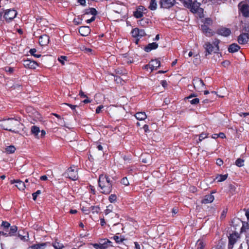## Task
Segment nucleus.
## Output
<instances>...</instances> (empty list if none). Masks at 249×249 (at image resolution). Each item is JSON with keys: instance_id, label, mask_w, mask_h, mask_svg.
<instances>
[{"instance_id": "obj_53", "label": "nucleus", "mask_w": 249, "mask_h": 249, "mask_svg": "<svg viewBox=\"0 0 249 249\" xmlns=\"http://www.w3.org/2000/svg\"><path fill=\"white\" fill-rule=\"evenodd\" d=\"M103 108H104L103 105H100L99 106H98L96 109V110H95L96 113H97V114L100 113L102 109H103Z\"/></svg>"}, {"instance_id": "obj_60", "label": "nucleus", "mask_w": 249, "mask_h": 249, "mask_svg": "<svg viewBox=\"0 0 249 249\" xmlns=\"http://www.w3.org/2000/svg\"><path fill=\"white\" fill-rule=\"evenodd\" d=\"M226 213H227V211L225 210H223L221 215H220V218L221 219L225 218V217H226Z\"/></svg>"}, {"instance_id": "obj_36", "label": "nucleus", "mask_w": 249, "mask_h": 249, "mask_svg": "<svg viewBox=\"0 0 249 249\" xmlns=\"http://www.w3.org/2000/svg\"><path fill=\"white\" fill-rule=\"evenodd\" d=\"M143 14L141 11H138L137 9L133 12V16L136 18H140L143 17Z\"/></svg>"}, {"instance_id": "obj_54", "label": "nucleus", "mask_w": 249, "mask_h": 249, "mask_svg": "<svg viewBox=\"0 0 249 249\" xmlns=\"http://www.w3.org/2000/svg\"><path fill=\"white\" fill-rule=\"evenodd\" d=\"M92 245L95 249H101L99 242L98 243L92 244Z\"/></svg>"}, {"instance_id": "obj_50", "label": "nucleus", "mask_w": 249, "mask_h": 249, "mask_svg": "<svg viewBox=\"0 0 249 249\" xmlns=\"http://www.w3.org/2000/svg\"><path fill=\"white\" fill-rule=\"evenodd\" d=\"M147 20L148 19L143 18L140 20L139 22L140 24L142 25V26H144L145 23L147 24L148 23V21Z\"/></svg>"}, {"instance_id": "obj_30", "label": "nucleus", "mask_w": 249, "mask_h": 249, "mask_svg": "<svg viewBox=\"0 0 249 249\" xmlns=\"http://www.w3.org/2000/svg\"><path fill=\"white\" fill-rule=\"evenodd\" d=\"M148 8L152 11H154L157 9V4L156 0H151Z\"/></svg>"}, {"instance_id": "obj_64", "label": "nucleus", "mask_w": 249, "mask_h": 249, "mask_svg": "<svg viewBox=\"0 0 249 249\" xmlns=\"http://www.w3.org/2000/svg\"><path fill=\"white\" fill-rule=\"evenodd\" d=\"M79 96H80V97H87V95H85L84 94V92L82 90H81L79 92Z\"/></svg>"}, {"instance_id": "obj_44", "label": "nucleus", "mask_w": 249, "mask_h": 249, "mask_svg": "<svg viewBox=\"0 0 249 249\" xmlns=\"http://www.w3.org/2000/svg\"><path fill=\"white\" fill-rule=\"evenodd\" d=\"M121 183L125 186H128L129 184V181L126 177L123 178L121 180Z\"/></svg>"}, {"instance_id": "obj_47", "label": "nucleus", "mask_w": 249, "mask_h": 249, "mask_svg": "<svg viewBox=\"0 0 249 249\" xmlns=\"http://www.w3.org/2000/svg\"><path fill=\"white\" fill-rule=\"evenodd\" d=\"M41 194L40 190H37L36 192L32 194L33 199L34 200H36L37 196Z\"/></svg>"}, {"instance_id": "obj_59", "label": "nucleus", "mask_w": 249, "mask_h": 249, "mask_svg": "<svg viewBox=\"0 0 249 249\" xmlns=\"http://www.w3.org/2000/svg\"><path fill=\"white\" fill-rule=\"evenodd\" d=\"M95 19V17L92 16L90 19H87L86 20V22L87 23H90L93 22V21H94Z\"/></svg>"}, {"instance_id": "obj_58", "label": "nucleus", "mask_w": 249, "mask_h": 249, "mask_svg": "<svg viewBox=\"0 0 249 249\" xmlns=\"http://www.w3.org/2000/svg\"><path fill=\"white\" fill-rule=\"evenodd\" d=\"M142 128L145 133H147L149 131V126L147 124H144Z\"/></svg>"}, {"instance_id": "obj_31", "label": "nucleus", "mask_w": 249, "mask_h": 249, "mask_svg": "<svg viewBox=\"0 0 249 249\" xmlns=\"http://www.w3.org/2000/svg\"><path fill=\"white\" fill-rule=\"evenodd\" d=\"M203 22V24L202 25H206V26H211L213 24V21L212 19L210 18H205L204 20H202Z\"/></svg>"}, {"instance_id": "obj_35", "label": "nucleus", "mask_w": 249, "mask_h": 249, "mask_svg": "<svg viewBox=\"0 0 249 249\" xmlns=\"http://www.w3.org/2000/svg\"><path fill=\"white\" fill-rule=\"evenodd\" d=\"M139 29L138 28H135L132 30L131 32V34L132 35V36L133 37H139Z\"/></svg>"}, {"instance_id": "obj_43", "label": "nucleus", "mask_w": 249, "mask_h": 249, "mask_svg": "<svg viewBox=\"0 0 249 249\" xmlns=\"http://www.w3.org/2000/svg\"><path fill=\"white\" fill-rule=\"evenodd\" d=\"M113 238L117 243H122L124 240V238H121L117 235L114 236Z\"/></svg>"}, {"instance_id": "obj_12", "label": "nucleus", "mask_w": 249, "mask_h": 249, "mask_svg": "<svg viewBox=\"0 0 249 249\" xmlns=\"http://www.w3.org/2000/svg\"><path fill=\"white\" fill-rule=\"evenodd\" d=\"M238 238V235L237 233H232L230 234L229 237V244H228V248L229 249H232L233 245L236 242L237 239Z\"/></svg>"}, {"instance_id": "obj_27", "label": "nucleus", "mask_w": 249, "mask_h": 249, "mask_svg": "<svg viewBox=\"0 0 249 249\" xmlns=\"http://www.w3.org/2000/svg\"><path fill=\"white\" fill-rule=\"evenodd\" d=\"M136 118L140 121L144 120L147 118V115L144 112H138L135 115Z\"/></svg>"}, {"instance_id": "obj_48", "label": "nucleus", "mask_w": 249, "mask_h": 249, "mask_svg": "<svg viewBox=\"0 0 249 249\" xmlns=\"http://www.w3.org/2000/svg\"><path fill=\"white\" fill-rule=\"evenodd\" d=\"M189 102L192 105H197L199 102V99L197 98H196L191 100H189Z\"/></svg>"}, {"instance_id": "obj_61", "label": "nucleus", "mask_w": 249, "mask_h": 249, "mask_svg": "<svg viewBox=\"0 0 249 249\" xmlns=\"http://www.w3.org/2000/svg\"><path fill=\"white\" fill-rule=\"evenodd\" d=\"M89 187H90V192L91 193H92L93 195H95L96 193V191H95V189L94 186H93L92 185H89Z\"/></svg>"}, {"instance_id": "obj_16", "label": "nucleus", "mask_w": 249, "mask_h": 249, "mask_svg": "<svg viewBox=\"0 0 249 249\" xmlns=\"http://www.w3.org/2000/svg\"><path fill=\"white\" fill-rule=\"evenodd\" d=\"M49 42L50 37L48 35L46 34L40 36L39 37V45L41 46H45L47 45Z\"/></svg>"}, {"instance_id": "obj_63", "label": "nucleus", "mask_w": 249, "mask_h": 249, "mask_svg": "<svg viewBox=\"0 0 249 249\" xmlns=\"http://www.w3.org/2000/svg\"><path fill=\"white\" fill-rule=\"evenodd\" d=\"M134 244H135L134 249H141L140 245L137 242H134Z\"/></svg>"}, {"instance_id": "obj_39", "label": "nucleus", "mask_w": 249, "mask_h": 249, "mask_svg": "<svg viewBox=\"0 0 249 249\" xmlns=\"http://www.w3.org/2000/svg\"><path fill=\"white\" fill-rule=\"evenodd\" d=\"M1 226L4 228L5 231L7 232L8 230L10 227V224L7 221H2Z\"/></svg>"}, {"instance_id": "obj_57", "label": "nucleus", "mask_w": 249, "mask_h": 249, "mask_svg": "<svg viewBox=\"0 0 249 249\" xmlns=\"http://www.w3.org/2000/svg\"><path fill=\"white\" fill-rule=\"evenodd\" d=\"M160 84L162 85V86L164 88H166L168 86L167 82L166 80H161L160 81Z\"/></svg>"}, {"instance_id": "obj_34", "label": "nucleus", "mask_w": 249, "mask_h": 249, "mask_svg": "<svg viewBox=\"0 0 249 249\" xmlns=\"http://www.w3.org/2000/svg\"><path fill=\"white\" fill-rule=\"evenodd\" d=\"M196 249H204L205 244L202 240H198L196 244Z\"/></svg>"}, {"instance_id": "obj_28", "label": "nucleus", "mask_w": 249, "mask_h": 249, "mask_svg": "<svg viewBox=\"0 0 249 249\" xmlns=\"http://www.w3.org/2000/svg\"><path fill=\"white\" fill-rule=\"evenodd\" d=\"M97 14V10L94 8H89L85 9V14H91L93 16H95Z\"/></svg>"}, {"instance_id": "obj_3", "label": "nucleus", "mask_w": 249, "mask_h": 249, "mask_svg": "<svg viewBox=\"0 0 249 249\" xmlns=\"http://www.w3.org/2000/svg\"><path fill=\"white\" fill-rule=\"evenodd\" d=\"M220 40L215 38L213 41V44L210 42H206L204 45V47L206 50V55H209L212 53H217L219 51V44Z\"/></svg>"}, {"instance_id": "obj_20", "label": "nucleus", "mask_w": 249, "mask_h": 249, "mask_svg": "<svg viewBox=\"0 0 249 249\" xmlns=\"http://www.w3.org/2000/svg\"><path fill=\"white\" fill-rule=\"evenodd\" d=\"M150 65L151 71L154 70H157L160 66V61L158 59L152 60L150 62Z\"/></svg>"}, {"instance_id": "obj_11", "label": "nucleus", "mask_w": 249, "mask_h": 249, "mask_svg": "<svg viewBox=\"0 0 249 249\" xmlns=\"http://www.w3.org/2000/svg\"><path fill=\"white\" fill-rule=\"evenodd\" d=\"M10 183L11 184L16 183L17 184H16L15 186L20 191L24 190L25 188L26 187V185L25 184V182H23L20 179H11L10 181Z\"/></svg>"}, {"instance_id": "obj_9", "label": "nucleus", "mask_w": 249, "mask_h": 249, "mask_svg": "<svg viewBox=\"0 0 249 249\" xmlns=\"http://www.w3.org/2000/svg\"><path fill=\"white\" fill-rule=\"evenodd\" d=\"M22 62L23 66L27 69H35L38 66L36 61L29 59H24Z\"/></svg>"}, {"instance_id": "obj_21", "label": "nucleus", "mask_w": 249, "mask_h": 249, "mask_svg": "<svg viewBox=\"0 0 249 249\" xmlns=\"http://www.w3.org/2000/svg\"><path fill=\"white\" fill-rule=\"evenodd\" d=\"M214 196L212 194H208L204 196V198L201 200L202 204H208L213 202L214 200Z\"/></svg>"}, {"instance_id": "obj_26", "label": "nucleus", "mask_w": 249, "mask_h": 249, "mask_svg": "<svg viewBox=\"0 0 249 249\" xmlns=\"http://www.w3.org/2000/svg\"><path fill=\"white\" fill-rule=\"evenodd\" d=\"M16 150V148L14 145H11L9 146H7L4 148V152L6 154H13Z\"/></svg>"}, {"instance_id": "obj_19", "label": "nucleus", "mask_w": 249, "mask_h": 249, "mask_svg": "<svg viewBox=\"0 0 249 249\" xmlns=\"http://www.w3.org/2000/svg\"><path fill=\"white\" fill-rule=\"evenodd\" d=\"M78 32L81 36H86L89 35L90 32V29L88 26H83L80 27Z\"/></svg>"}, {"instance_id": "obj_41", "label": "nucleus", "mask_w": 249, "mask_h": 249, "mask_svg": "<svg viewBox=\"0 0 249 249\" xmlns=\"http://www.w3.org/2000/svg\"><path fill=\"white\" fill-rule=\"evenodd\" d=\"M117 196L115 194H111L108 197V200L110 203H114L116 201Z\"/></svg>"}, {"instance_id": "obj_29", "label": "nucleus", "mask_w": 249, "mask_h": 249, "mask_svg": "<svg viewBox=\"0 0 249 249\" xmlns=\"http://www.w3.org/2000/svg\"><path fill=\"white\" fill-rule=\"evenodd\" d=\"M53 246L55 249H62L64 247L62 243L58 242L57 240L53 243Z\"/></svg>"}, {"instance_id": "obj_32", "label": "nucleus", "mask_w": 249, "mask_h": 249, "mask_svg": "<svg viewBox=\"0 0 249 249\" xmlns=\"http://www.w3.org/2000/svg\"><path fill=\"white\" fill-rule=\"evenodd\" d=\"M90 210L93 214H97L100 211V208L98 206H92L90 207Z\"/></svg>"}, {"instance_id": "obj_49", "label": "nucleus", "mask_w": 249, "mask_h": 249, "mask_svg": "<svg viewBox=\"0 0 249 249\" xmlns=\"http://www.w3.org/2000/svg\"><path fill=\"white\" fill-rule=\"evenodd\" d=\"M249 229V225L248 223L243 224V226L241 229V231H245L246 229Z\"/></svg>"}, {"instance_id": "obj_33", "label": "nucleus", "mask_w": 249, "mask_h": 249, "mask_svg": "<svg viewBox=\"0 0 249 249\" xmlns=\"http://www.w3.org/2000/svg\"><path fill=\"white\" fill-rule=\"evenodd\" d=\"M228 174L225 175H218L216 178L217 179L218 182H222L228 178Z\"/></svg>"}, {"instance_id": "obj_37", "label": "nucleus", "mask_w": 249, "mask_h": 249, "mask_svg": "<svg viewBox=\"0 0 249 249\" xmlns=\"http://www.w3.org/2000/svg\"><path fill=\"white\" fill-rule=\"evenodd\" d=\"M244 160L241 158L237 159L235 161V165L239 167H243L244 165Z\"/></svg>"}, {"instance_id": "obj_1", "label": "nucleus", "mask_w": 249, "mask_h": 249, "mask_svg": "<svg viewBox=\"0 0 249 249\" xmlns=\"http://www.w3.org/2000/svg\"><path fill=\"white\" fill-rule=\"evenodd\" d=\"M100 192L105 195L109 194L112 190V181L107 175L101 174L98 180Z\"/></svg>"}, {"instance_id": "obj_5", "label": "nucleus", "mask_w": 249, "mask_h": 249, "mask_svg": "<svg viewBox=\"0 0 249 249\" xmlns=\"http://www.w3.org/2000/svg\"><path fill=\"white\" fill-rule=\"evenodd\" d=\"M62 176L71 180H76L78 178V169L74 165L71 166L62 174Z\"/></svg>"}, {"instance_id": "obj_24", "label": "nucleus", "mask_w": 249, "mask_h": 249, "mask_svg": "<svg viewBox=\"0 0 249 249\" xmlns=\"http://www.w3.org/2000/svg\"><path fill=\"white\" fill-rule=\"evenodd\" d=\"M47 246V243H41L32 245L28 249H44Z\"/></svg>"}, {"instance_id": "obj_62", "label": "nucleus", "mask_w": 249, "mask_h": 249, "mask_svg": "<svg viewBox=\"0 0 249 249\" xmlns=\"http://www.w3.org/2000/svg\"><path fill=\"white\" fill-rule=\"evenodd\" d=\"M78 2L82 6H85L86 3V0H78Z\"/></svg>"}, {"instance_id": "obj_23", "label": "nucleus", "mask_w": 249, "mask_h": 249, "mask_svg": "<svg viewBox=\"0 0 249 249\" xmlns=\"http://www.w3.org/2000/svg\"><path fill=\"white\" fill-rule=\"evenodd\" d=\"M40 132V130L39 127L36 125H33L31 127V134L34 136V137L39 139V136L38 135L39 133Z\"/></svg>"}, {"instance_id": "obj_8", "label": "nucleus", "mask_w": 249, "mask_h": 249, "mask_svg": "<svg viewBox=\"0 0 249 249\" xmlns=\"http://www.w3.org/2000/svg\"><path fill=\"white\" fill-rule=\"evenodd\" d=\"M239 12L241 13L242 16L245 18L249 17V5L246 3L240 2L238 5Z\"/></svg>"}, {"instance_id": "obj_13", "label": "nucleus", "mask_w": 249, "mask_h": 249, "mask_svg": "<svg viewBox=\"0 0 249 249\" xmlns=\"http://www.w3.org/2000/svg\"><path fill=\"white\" fill-rule=\"evenodd\" d=\"M238 42L240 44H245L249 40V34L248 33H242L238 37Z\"/></svg>"}, {"instance_id": "obj_56", "label": "nucleus", "mask_w": 249, "mask_h": 249, "mask_svg": "<svg viewBox=\"0 0 249 249\" xmlns=\"http://www.w3.org/2000/svg\"><path fill=\"white\" fill-rule=\"evenodd\" d=\"M65 105L69 106L73 110H75V108L77 107L76 105H72L69 104V103H66Z\"/></svg>"}, {"instance_id": "obj_22", "label": "nucleus", "mask_w": 249, "mask_h": 249, "mask_svg": "<svg viewBox=\"0 0 249 249\" xmlns=\"http://www.w3.org/2000/svg\"><path fill=\"white\" fill-rule=\"evenodd\" d=\"M158 44L156 42H152L151 43H149L144 48V50L145 52L149 53L151 51L153 50H155L157 48H158Z\"/></svg>"}, {"instance_id": "obj_52", "label": "nucleus", "mask_w": 249, "mask_h": 249, "mask_svg": "<svg viewBox=\"0 0 249 249\" xmlns=\"http://www.w3.org/2000/svg\"><path fill=\"white\" fill-rule=\"evenodd\" d=\"M137 10L138 11H141L143 14L144 11H146V9L143 6L140 5L138 6L137 8Z\"/></svg>"}, {"instance_id": "obj_4", "label": "nucleus", "mask_w": 249, "mask_h": 249, "mask_svg": "<svg viewBox=\"0 0 249 249\" xmlns=\"http://www.w3.org/2000/svg\"><path fill=\"white\" fill-rule=\"evenodd\" d=\"M183 5V6L189 9L190 11L195 14L198 12L200 6V3L196 1H192V0H179Z\"/></svg>"}, {"instance_id": "obj_38", "label": "nucleus", "mask_w": 249, "mask_h": 249, "mask_svg": "<svg viewBox=\"0 0 249 249\" xmlns=\"http://www.w3.org/2000/svg\"><path fill=\"white\" fill-rule=\"evenodd\" d=\"M36 49L35 48H33L30 50L29 53L30 54L35 56L36 58H39L41 57V55L40 54H36Z\"/></svg>"}, {"instance_id": "obj_45", "label": "nucleus", "mask_w": 249, "mask_h": 249, "mask_svg": "<svg viewBox=\"0 0 249 249\" xmlns=\"http://www.w3.org/2000/svg\"><path fill=\"white\" fill-rule=\"evenodd\" d=\"M81 210L85 214H88L90 212V207H83Z\"/></svg>"}, {"instance_id": "obj_2", "label": "nucleus", "mask_w": 249, "mask_h": 249, "mask_svg": "<svg viewBox=\"0 0 249 249\" xmlns=\"http://www.w3.org/2000/svg\"><path fill=\"white\" fill-rule=\"evenodd\" d=\"M19 125V122L13 118H9L3 120L0 124V126L4 130L15 132V128Z\"/></svg>"}, {"instance_id": "obj_17", "label": "nucleus", "mask_w": 249, "mask_h": 249, "mask_svg": "<svg viewBox=\"0 0 249 249\" xmlns=\"http://www.w3.org/2000/svg\"><path fill=\"white\" fill-rule=\"evenodd\" d=\"M99 242L101 249H107L109 246H112V242L107 238L101 239Z\"/></svg>"}, {"instance_id": "obj_14", "label": "nucleus", "mask_w": 249, "mask_h": 249, "mask_svg": "<svg viewBox=\"0 0 249 249\" xmlns=\"http://www.w3.org/2000/svg\"><path fill=\"white\" fill-rule=\"evenodd\" d=\"M216 34L223 36H228L231 34V30L226 27H221L218 29L216 31Z\"/></svg>"}, {"instance_id": "obj_55", "label": "nucleus", "mask_w": 249, "mask_h": 249, "mask_svg": "<svg viewBox=\"0 0 249 249\" xmlns=\"http://www.w3.org/2000/svg\"><path fill=\"white\" fill-rule=\"evenodd\" d=\"M216 163L218 166H221L223 164V161L221 159H218L216 160Z\"/></svg>"}, {"instance_id": "obj_51", "label": "nucleus", "mask_w": 249, "mask_h": 249, "mask_svg": "<svg viewBox=\"0 0 249 249\" xmlns=\"http://www.w3.org/2000/svg\"><path fill=\"white\" fill-rule=\"evenodd\" d=\"M139 37H141L146 36V33H145L144 30L143 29H139Z\"/></svg>"}, {"instance_id": "obj_10", "label": "nucleus", "mask_w": 249, "mask_h": 249, "mask_svg": "<svg viewBox=\"0 0 249 249\" xmlns=\"http://www.w3.org/2000/svg\"><path fill=\"white\" fill-rule=\"evenodd\" d=\"M176 1L175 0H160V4L161 8L169 9L173 7Z\"/></svg>"}, {"instance_id": "obj_15", "label": "nucleus", "mask_w": 249, "mask_h": 249, "mask_svg": "<svg viewBox=\"0 0 249 249\" xmlns=\"http://www.w3.org/2000/svg\"><path fill=\"white\" fill-rule=\"evenodd\" d=\"M9 228H10L9 231L8 230L7 232L1 231V234H2V235H4L6 237L12 236L15 235L18 231L17 226H16L15 225H13V226H10Z\"/></svg>"}, {"instance_id": "obj_6", "label": "nucleus", "mask_w": 249, "mask_h": 249, "mask_svg": "<svg viewBox=\"0 0 249 249\" xmlns=\"http://www.w3.org/2000/svg\"><path fill=\"white\" fill-rule=\"evenodd\" d=\"M192 84L196 90L198 92L202 91L205 86L203 80L197 77L194 78Z\"/></svg>"}, {"instance_id": "obj_18", "label": "nucleus", "mask_w": 249, "mask_h": 249, "mask_svg": "<svg viewBox=\"0 0 249 249\" xmlns=\"http://www.w3.org/2000/svg\"><path fill=\"white\" fill-rule=\"evenodd\" d=\"M201 29L202 33L207 36H211L214 35V32L209 27V26L201 25Z\"/></svg>"}, {"instance_id": "obj_25", "label": "nucleus", "mask_w": 249, "mask_h": 249, "mask_svg": "<svg viewBox=\"0 0 249 249\" xmlns=\"http://www.w3.org/2000/svg\"><path fill=\"white\" fill-rule=\"evenodd\" d=\"M240 49V47L237 44L232 43L229 46L228 51L230 53H233L237 52Z\"/></svg>"}, {"instance_id": "obj_42", "label": "nucleus", "mask_w": 249, "mask_h": 249, "mask_svg": "<svg viewBox=\"0 0 249 249\" xmlns=\"http://www.w3.org/2000/svg\"><path fill=\"white\" fill-rule=\"evenodd\" d=\"M3 70L7 73L11 74L14 72V68L11 67L6 66L3 68Z\"/></svg>"}, {"instance_id": "obj_40", "label": "nucleus", "mask_w": 249, "mask_h": 249, "mask_svg": "<svg viewBox=\"0 0 249 249\" xmlns=\"http://www.w3.org/2000/svg\"><path fill=\"white\" fill-rule=\"evenodd\" d=\"M198 136V140L197 141V143L201 142L203 140L207 138V134L205 133L202 132L200 135H199Z\"/></svg>"}, {"instance_id": "obj_46", "label": "nucleus", "mask_w": 249, "mask_h": 249, "mask_svg": "<svg viewBox=\"0 0 249 249\" xmlns=\"http://www.w3.org/2000/svg\"><path fill=\"white\" fill-rule=\"evenodd\" d=\"M67 59V57L66 56H60V57H58V60L62 64L64 65L65 64V60H66Z\"/></svg>"}, {"instance_id": "obj_7", "label": "nucleus", "mask_w": 249, "mask_h": 249, "mask_svg": "<svg viewBox=\"0 0 249 249\" xmlns=\"http://www.w3.org/2000/svg\"><path fill=\"white\" fill-rule=\"evenodd\" d=\"M17 15V11L13 9H10L5 11L4 12L3 17L7 22H9L15 18Z\"/></svg>"}]
</instances>
